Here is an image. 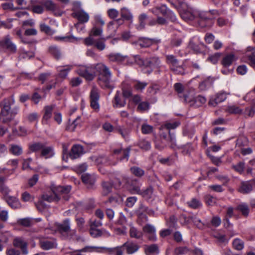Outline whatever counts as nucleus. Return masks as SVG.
<instances>
[{"label":"nucleus","instance_id":"63","mask_svg":"<svg viewBox=\"0 0 255 255\" xmlns=\"http://www.w3.org/2000/svg\"><path fill=\"white\" fill-rule=\"evenodd\" d=\"M32 10L33 12L36 13H42L44 11L43 5L41 4L39 5L33 3V5L32 6Z\"/></svg>","mask_w":255,"mask_h":255},{"label":"nucleus","instance_id":"4","mask_svg":"<svg viewBox=\"0 0 255 255\" xmlns=\"http://www.w3.org/2000/svg\"><path fill=\"white\" fill-rule=\"evenodd\" d=\"M71 188L70 186H53L52 188V191L53 194H56L57 196L60 197V199L62 198L64 200L67 201L69 198V193Z\"/></svg>","mask_w":255,"mask_h":255},{"label":"nucleus","instance_id":"54","mask_svg":"<svg viewBox=\"0 0 255 255\" xmlns=\"http://www.w3.org/2000/svg\"><path fill=\"white\" fill-rule=\"evenodd\" d=\"M182 18L186 20H192L195 18V15L190 11H185L181 13Z\"/></svg>","mask_w":255,"mask_h":255},{"label":"nucleus","instance_id":"35","mask_svg":"<svg viewBox=\"0 0 255 255\" xmlns=\"http://www.w3.org/2000/svg\"><path fill=\"white\" fill-rule=\"evenodd\" d=\"M166 62L169 65V68L175 67L179 64V60L175 56L172 54L166 55L165 56Z\"/></svg>","mask_w":255,"mask_h":255},{"label":"nucleus","instance_id":"34","mask_svg":"<svg viewBox=\"0 0 255 255\" xmlns=\"http://www.w3.org/2000/svg\"><path fill=\"white\" fill-rule=\"evenodd\" d=\"M40 245L41 248L45 250H49L56 248V243L53 240H42L40 242Z\"/></svg>","mask_w":255,"mask_h":255},{"label":"nucleus","instance_id":"22","mask_svg":"<svg viewBox=\"0 0 255 255\" xmlns=\"http://www.w3.org/2000/svg\"><path fill=\"white\" fill-rule=\"evenodd\" d=\"M94 68L99 74V76H104L112 74L109 68L103 63H97L95 65Z\"/></svg>","mask_w":255,"mask_h":255},{"label":"nucleus","instance_id":"7","mask_svg":"<svg viewBox=\"0 0 255 255\" xmlns=\"http://www.w3.org/2000/svg\"><path fill=\"white\" fill-rule=\"evenodd\" d=\"M90 106L95 111L98 112L100 109L99 100L100 99L99 90L95 86H93L90 92Z\"/></svg>","mask_w":255,"mask_h":255},{"label":"nucleus","instance_id":"20","mask_svg":"<svg viewBox=\"0 0 255 255\" xmlns=\"http://www.w3.org/2000/svg\"><path fill=\"white\" fill-rule=\"evenodd\" d=\"M112 74L107 75L99 76L98 80L100 86L103 88H111Z\"/></svg>","mask_w":255,"mask_h":255},{"label":"nucleus","instance_id":"27","mask_svg":"<svg viewBox=\"0 0 255 255\" xmlns=\"http://www.w3.org/2000/svg\"><path fill=\"white\" fill-rule=\"evenodd\" d=\"M168 9H169L165 4H161L159 6H155L150 9L149 10L155 15L161 14L164 16Z\"/></svg>","mask_w":255,"mask_h":255},{"label":"nucleus","instance_id":"36","mask_svg":"<svg viewBox=\"0 0 255 255\" xmlns=\"http://www.w3.org/2000/svg\"><path fill=\"white\" fill-rule=\"evenodd\" d=\"M213 82V79L209 77L200 83L199 88L201 90L205 91L212 85Z\"/></svg>","mask_w":255,"mask_h":255},{"label":"nucleus","instance_id":"47","mask_svg":"<svg viewBox=\"0 0 255 255\" xmlns=\"http://www.w3.org/2000/svg\"><path fill=\"white\" fill-rule=\"evenodd\" d=\"M40 29L41 31L49 35H53L55 33V31L54 30H52L50 26L45 23H41L40 24Z\"/></svg>","mask_w":255,"mask_h":255},{"label":"nucleus","instance_id":"2","mask_svg":"<svg viewBox=\"0 0 255 255\" xmlns=\"http://www.w3.org/2000/svg\"><path fill=\"white\" fill-rule=\"evenodd\" d=\"M70 220L66 219L61 223L56 225L58 231L66 239L76 240L77 241H83V239L76 234V230H72L70 227Z\"/></svg>","mask_w":255,"mask_h":255},{"label":"nucleus","instance_id":"32","mask_svg":"<svg viewBox=\"0 0 255 255\" xmlns=\"http://www.w3.org/2000/svg\"><path fill=\"white\" fill-rule=\"evenodd\" d=\"M54 154L53 148L52 146H47L43 144L41 151V156L45 158H50Z\"/></svg>","mask_w":255,"mask_h":255},{"label":"nucleus","instance_id":"11","mask_svg":"<svg viewBox=\"0 0 255 255\" xmlns=\"http://www.w3.org/2000/svg\"><path fill=\"white\" fill-rule=\"evenodd\" d=\"M254 187H255V179L251 181H242L238 191L244 194H248L253 190Z\"/></svg>","mask_w":255,"mask_h":255},{"label":"nucleus","instance_id":"64","mask_svg":"<svg viewBox=\"0 0 255 255\" xmlns=\"http://www.w3.org/2000/svg\"><path fill=\"white\" fill-rule=\"evenodd\" d=\"M189 251L188 249L186 247H180L175 249L174 253L176 255H182L186 254Z\"/></svg>","mask_w":255,"mask_h":255},{"label":"nucleus","instance_id":"13","mask_svg":"<svg viewBox=\"0 0 255 255\" xmlns=\"http://www.w3.org/2000/svg\"><path fill=\"white\" fill-rule=\"evenodd\" d=\"M82 182L89 189H93L96 182V177L93 174L84 173L81 177Z\"/></svg>","mask_w":255,"mask_h":255},{"label":"nucleus","instance_id":"18","mask_svg":"<svg viewBox=\"0 0 255 255\" xmlns=\"http://www.w3.org/2000/svg\"><path fill=\"white\" fill-rule=\"evenodd\" d=\"M142 230L147 235L149 240L155 241L156 240V230L153 226L146 224L142 228Z\"/></svg>","mask_w":255,"mask_h":255},{"label":"nucleus","instance_id":"58","mask_svg":"<svg viewBox=\"0 0 255 255\" xmlns=\"http://www.w3.org/2000/svg\"><path fill=\"white\" fill-rule=\"evenodd\" d=\"M95 162L97 165H107L109 163V160L107 157L106 156H100L98 157Z\"/></svg>","mask_w":255,"mask_h":255},{"label":"nucleus","instance_id":"12","mask_svg":"<svg viewBox=\"0 0 255 255\" xmlns=\"http://www.w3.org/2000/svg\"><path fill=\"white\" fill-rule=\"evenodd\" d=\"M180 123L177 122H174L172 123L166 122L160 126V129H163L164 128H166L169 130L171 129H174L178 127ZM168 133L169 138L170 139L167 141L173 143L175 141V135L173 134H171L170 131H169Z\"/></svg>","mask_w":255,"mask_h":255},{"label":"nucleus","instance_id":"50","mask_svg":"<svg viewBox=\"0 0 255 255\" xmlns=\"http://www.w3.org/2000/svg\"><path fill=\"white\" fill-rule=\"evenodd\" d=\"M54 195H48V194H44L42 195V199L44 201H46L49 202L55 201L58 202L60 200V197L57 196L56 194H53Z\"/></svg>","mask_w":255,"mask_h":255},{"label":"nucleus","instance_id":"44","mask_svg":"<svg viewBox=\"0 0 255 255\" xmlns=\"http://www.w3.org/2000/svg\"><path fill=\"white\" fill-rule=\"evenodd\" d=\"M169 148L172 149L175 151L181 152L184 154H187L188 153V151L185 150L186 147L184 144H170Z\"/></svg>","mask_w":255,"mask_h":255},{"label":"nucleus","instance_id":"45","mask_svg":"<svg viewBox=\"0 0 255 255\" xmlns=\"http://www.w3.org/2000/svg\"><path fill=\"white\" fill-rule=\"evenodd\" d=\"M170 69L176 74L184 75L185 73L183 64L180 65L178 64L175 67L170 68Z\"/></svg>","mask_w":255,"mask_h":255},{"label":"nucleus","instance_id":"59","mask_svg":"<svg viewBox=\"0 0 255 255\" xmlns=\"http://www.w3.org/2000/svg\"><path fill=\"white\" fill-rule=\"evenodd\" d=\"M234 248L237 250H242L244 248V242L239 239H236L233 242Z\"/></svg>","mask_w":255,"mask_h":255},{"label":"nucleus","instance_id":"62","mask_svg":"<svg viewBox=\"0 0 255 255\" xmlns=\"http://www.w3.org/2000/svg\"><path fill=\"white\" fill-rule=\"evenodd\" d=\"M227 111L230 114H240L242 112V110L239 107L233 105L230 106L227 109Z\"/></svg>","mask_w":255,"mask_h":255},{"label":"nucleus","instance_id":"14","mask_svg":"<svg viewBox=\"0 0 255 255\" xmlns=\"http://www.w3.org/2000/svg\"><path fill=\"white\" fill-rule=\"evenodd\" d=\"M227 93L225 92H221L217 93L214 97H212L209 102V105L211 106L216 107L218 104L224 101L227 99Z\"/></svg>","mask_w":255,"mask_h":255},{"label":"nucleus","instance_id":"10","mask_svg":"<svg viewBox=\"0 0 255 255\" xmlns=\"http://www.w3.org/2000/svg\"><path fill=\"white\" fill-rule=\"evenodd\" d=\"M160 42V40L154 38H149L148 37H139L133 43L140 48H148L152 45L157 43Z\"/></svg>","mask_w":255,"mask_h":255},{"label":"nucleus","instance_id":"5","mask_svg":"<svg viewBox=\"0 0 255 255\" xmlns=\"http://www.w3.org/2000/svg\"><path fill=\"white\" fill-rule=\"evenodd\" d=\"M126 182V185L128 191L131 194H137L139 193L141 184L139 181L136 179H129L125 178L124 179Z\"/></svg>","mask_w":255,"mask_h":255},{"label":"nucleus","instance_id":"61","mask_svg":"<svg viewBox=\"0 0 255 255\" xmlns=\"http://www.w3.org/2000/svg\"><path fill=\"white\" fill-rule=\"evenodd\" d=\"M145 250L146 252H148L151 254L158 253V247L155 244L146 246L145 248Z\"/></svg>","mask_w":255,"mask_h":255},{"label":"nucleus","instance_id":"40","mask_svg":"<svg viewBox=\"0 0 255 255\" xmlns=\"http://www.w3.org/2000/svg\"><path fill=\"white\" fill-rule=\"evenodd\" d=\"M103 33V28L101 26H97V25H94L93 28L91 29L89 36H100L102 35Z\"/></svg>","mask_w":255,"mask_h":255},{"label":"nucleus","instance_id":"52","mask_svg":"<svg viewBox=\"0 0 255 255\" xmlns=\"http://www.w3.org/2000/svg\"><path fill=\"white\" fill-rule=\"evenodd\" d=\"M245 162H239L236 165H232V168L240 174H242L245 170Z\"/></svg>","mask_w":255,"mask_h":255},{"label":"nucleus","instance_id":"38","mask_svg":"<svg viewBox=\"0 0 255 255\" xmlns=\"http://www.w3.org/2000/svg\"><path fill=\"white\" fill-rule=\"evenodd\" d=\"M102 186L103 188L102 194L104 196H107L112 192L113 185L111 182L103 181L102 183Z\"/></svg>","mask_w":255,"mask_h":255},{"label":"nucleus","instance_id":"29","mask_svg":"<svg viewBox=\"0 0 255 255\" xmlns=\"http://www.w3.org/2000/svg\"><path fill=\"white\" fill-rule=\"evenodd\" d=\"M50 54L55 59L59 60L62 57V53L60 49L56 46H51L48 48Z\"/></svg>","mask_w":255,"mask_h":255},{"label":"nucleus","instance_id":"25","mask_svg":"<svg viewBox=\"0 0 255 255\" xmlns=\"http://www.w3.org/2000/svg\"><path fill=\"white\" fill-rule=\"evenodd\" d=\"M120 15L121 18L125 20L132 22L133 20V15L130 10L126 7H123L121 8Z\"/></svg>","mask_w":255,"mask_h":255},{"label":"nucleus","instance_id":"49","mask_svg":"<svg viewBox=\"0 0 255 255\" xmlns=\"http://www.w3.org/2000/svg\"><path fill=\"white\" fill-rule=\"evenodd\" d=\"M237 210L241 212L242 215L245 217H247L249 213V208L247 205L242 204L238 205Z\"/></svg>","mask_w":255,"mask_h":255},{"label":"nucleus","instance_id":"17","mask_svg":"<svg viewBox=\"0 0 255 255\" xmlns=\"http://www.w3.org/2000/svg\"><path fill=\"white\" fill-rule=\"evenodd\" d=\"M124 249L126 250L128 254L131 255L136 253L139 249V246L136 243L128 241L123 245Z\"/></svg>","mask_w":255,"mask_h":255},{"label":"nucleus","instance_id":"42","mask_svg":"<svg viewBox=\"0 0 255 255\" xmlns=\"http://www.w3.org/2000/svg\"><path fill=\"white\" fill-rule=\"evenodd\" d=\"M187 204L191 208L196 209L200 208L202 206L201 201L196 198H193L190 201L187 202Z\"/></svg>","mask_w":255,"mask_h":255},{"label":"nucleus","instance_id":"39","mask_svg":"<svg viewBox=\"0 0 255 255\" xmlns=\"http://www.w3.org/2000/svg\"><path fill=\"white\" fill-rule=\"evenodd\" d=\"M129 233L130 237L132 238L140 239L143 236V233L133 227L130 228Z\"/></svg>","mask_w":255,"mask_h":255},{"label":"nucleus","instance_id":"1","mask_svg":"<svg viewBox=\"0 0 255 255\" xmlns=\"http://www.w3.org/2000/svg\"><path fill=\"white\" fill-rule=\"evenodd\" d=\"M14 103V100L12 96L4 99L1 102H0V107H1L0 116L3 123L10 122L17 114L19 111L18 107H14L12 109L10 108Z\"/></svg>","mask_w":255,"mask_h":255},{"label":"nucleus","instance_id":"19","mask_svg":"<svg viewBox=\"0 0 255 255\" xmlns=\"http://www.w3.org/2000/svg\"><path fill=\"white\" fill-rule=\"evenodd\" d=\"M108 57L111 62L124 63L126 61L127 64L129 63V58L127 56H123L119 53H111Z\"/></svg>","mask_w":255,"mask_h":255},{"label":"nucleus","instance_id":"9","mask_svg":"<svg viewBox=\"0 0 255 255\" xmlns=\"http://www.w3.org/2000/svg\"><path fill=\"white\" fill-rule=\"evenodd\" d=\"M77 73L89 81L93 80L95 77V72L91 67L81 66L77 69Z\"/></svg>","mask_w":255,"mask_h":255},{"label":"nucleus","instance_id":"60","mask_svg":"<svg viewBox=\"0 0 255 255\" xmlns=\"http://www.w3.org/2000/svg\"><path fill=\"white\" fill-rule=\"evenodd\" d=\"M129 151H130L129 148H127L125 149L120 148V149L115 150L114 153H117V154L122 153L123 154V158H128V157L129 156Z\"/></svg>","mask_w":255,"mask_h":255},{"label":"nucleus","instance_id":"6","mask_svg":"<svg viewBox=\"0 0 255 255\" xmlns=\"http://www.w3.org/2000/svg\"><path fill=\"white\" fill-rule=\"evenodd\" d=\"M0 48L5 49L11 53H15L17 50L16 46L12 42L9 35L5 36L0 40Z\"/></svg>","mask_w":255,"mask_h":255},{"label":"nucleus","instance_id":"53","mask_svg":"<svg viewBox=\"0 0 255 255\" xmlns=\"http://www.w3.org/2000/svg\"><path fill=\"white\" fill-rule=\"evenodd\" d=\"M144 212H148V209L145 206H143V205H140V207H139L138 209L136 211V214L139 216V217H144L146 221H147L148 218L147 217L144 215H143V213Z\"/></svg>","mask_w":255,"mask_h":255},{"label":"nucleus","instance_id":"46","mask_svg":"<svg viewBox=\"0 0 255 255\" xmlns=\"http://www.w3.org/2000/svg\"><path fill=\"white\" fill-rule=\"evenodd\" d=\"M123 249V247L121 246L114 248H108L107 250L109 253H114L115 255H124Z\"/></svg>","mask_w":255,"mask_h":255},{"label":"nucleus","instance_id":"33","mask_svg":"<svg viewBox=\"0 0 255 255\" xmlns=\"http://www.w3.org/2000/svg\"><path fill=\"white\" fill-rule=\"evenodd\" d=\"M183 37L182 35L174 34L171 38L170 45L171 47L180 46L183 42Z\"/></svg>","mask_w":255,"mask_h":255},{"label":"nucleus","instance_id":"41","mask_svg":"<svg viewBox=\"0 0 255 255\" xmlns=\"http://www.w3.org/2000/svg\"><path fill=\"white\" fill-rule=\"evenodd\" d=\"M147 85L148 84L146 82L135 81L133 83V87L136 91L142 92Z\"/></svg>","mask_w":255,"mask_h":255},{"label":"nucleus","instance_id":"37","mask_svg":"<svg viewBox=\"0 0 255 255\" xmlns=\"http://www.w3.org/2000/svg\"><path fill=\"white\" fill-rule=\"evenodd\" d=\"M153 192V188L151 186L147 187L146 189L143 190H140L139 193L138 194L141 195L142 197L146 200H149L151 198Z\"/></svg>","mask_w":255,"mask_h":255},{"label":"nucleus","instance_id":"15","mask_svg":"<svg viewBox=\"0 0 255 255\" xmlns=\"http://www.w3.org/2000/svg\"><path fill=\"white\" fill-rule=\"evenodd\" d=\"M85 152L86 151L81 144H74L69 155L71 159H74L79 157Z\"/></svg>","mask_w":255,"mask_h":255},{"label":"nucleus","instance_id":"30","mask_svg":"<svg viewBox=\"0 0 255 255\" xmlns=\"http://www.w3.org/2000/svg\"><path fill=\"white\" fill-rule=\"evenodd\" d=\"M40 4L44 6L47 10L54 11L58 8V6L52 0H42L39 2Z\"/></svg>","mask_w":255,"mask_h":255},{"label":"nucleus","instance_id":"16","mask_svg":"<svg viewBox=\"0 0 255 255\" xmlns=\"http://www.w3.org/2000/svg\"><path fill=\"white\" fill-rule=\"evenodd\" d=\"M13 245L16 247L20 249L22 253L26 255L28 253L27 243L21 237H16L14 239Z\"/></svg>","mask_w":255,"mask_h":255},{"label":"nucleus","instance_id":"31","mask_svg":"<svg viewBox=\"0 0 255 255\" xmlns=\"http://www.w3.org/2000/svg\"><path fill=\"white\" fill-rule=\"evenodd\" d=\"M7 203L13 209H19L21 207V204L19 200L14 197L8 196L6 199Z\"/></svg>","mask_w":255,"mask_h":255},{"label":"nucleus","instance_id":"43","mask_svg":"<svg viewBox=\"0 0 255 255\" xmlns=\"http://www.w3.org/2000/svg\"><path fill=\"white\" fill-rule=\"evenodd\" d=\"M122 94L125 98H128L132 96L131 88L127 84H124L123 85Z\"/></svg>","mask_w":255,"mask_h":255},{"label":"nucleus","instance_id":"21","mask_svg":"<svg viewBox=\"0 0 255 255\" xmlns=\"http://www.w3.org/2000/svg\"><path fill=\"white\" fill-rule=\"evenodd\" d=\"M73 17L76 18L80 23H86L89 19L88 13L83 10H77L72 13Z\"/></svg>","mask_w":255,"mask_h":255},{"label":"nucleus","instance_id":"51","mask_svg":"<svg viewBox=\"0 0 255 255\" xmlns=\"http://www.w3.org/2000/svg\"><path fill=\"white\" fill-rule=\"evenodd\" d=\"M130 170L132 174L138 177H141L144 174V170L136 166L131 167Z\"/></svg>","mask_w":255,"mask_h":255},{"label":"nucleus","instance_id":"28","mask_svg":"<svg viewBox=\"0 0 255 255\" xmlns=\"http://www.w3.org/2000/svg\"><path fill=\"white\" fill-rule=\"evenodd\" d=\"M114 107H124L126 104V101L120 94V92H117L114 97Z\"/></svg>","mask_w":255,"mask_h":255},{"label":"nucleus","instance_id":"23","mask_svg":"<svg viewBox=\"0 0 255 255\" xmlns=\"http://www.w3.org/2000/svg\"><path fill=\"white\" fill-rule=\"evenodd\" d=\"M235 55L231 53L226 55L222 59L221 63L224 67H228L231 66L233 62L237 60Z\"/></svg>","mask_w":255,"mask_h":255},{"label":"nucleus","instance_id":"48","mask_svg":"<svg viewBox=\"0 0 255 255\" xmlns=\"http://www.w3.org/2000/svg\"><path fill=\"white\" fill-rule=\"evenodd\" d=\"M9 151L13 155H19L22 153V149L17 144H12L9 148Z\"/></svg>","mask_w":255,"mask_h":255},{"label":"nucleus","instance_id":"55","mask_svg":"<svg viewBox=\"0 0 255 255\" xmlns=\"http://www.w3.org/2000/svg\"><path fill=\"white\" fill-rule=\"evenodd\" d=\"M153 127L147 124H143L141 127V130L143 134L151 133L153 131Z\"/></svg>","mask_w":255,"mask_h":255},{"label":"nucleus","instance_id":"56","mask_svg":"<svg viewBox=\"0 0 255 255\" xmlns=\"http://www.w3.org/2000/svg\"><path fill=\"white\" fill-rule=\"evenodd\" d=\"M90 234L93 238H98L101 237L103 233L101 230L98 228H90Z\"/></svg>","mask_w":255,"mask_h":255},{"label":"nucleus","instance_id":"26","mask_svg":"<svg viewBox=\"0 0 255 255\" xmlns=\"http://www.w3.org/2000/svg\"><path fill=\"white\" fill-rule=\"evenodd\" d=\"M54 106L50 105L44 107L43 109L44 114L42 118V123L44 124H47L48 120H49L52 114Z\"/></svg>","mask_w":255,"mask_h":255},{"label":"nucleus","instance_id":"3","mask_svg":"<svg viewBox=\"0 0 255 255\" xmlns=\"http://www.w3.org/2000/svg\"><path fill=\"white\" fill-rule=\"evenodd\" d=\"M132 58L134 62L139 66L150 68L151 70L149 73L153 69H157L160 67V60L158 57H152L143 59L139 55H136L133 56Z\"/></svg>","mask_w":255,"mask_h":255},{"label":"nucleus","instance_id":"8","mask_svg":"<svg viewBox=\"0 0 255 255\" xmlns=\"http://www.w3.org/2000/svg\"><path fill=\"white\" fill-rule=\"evenodd\" d=\"M106 38L95 39L92 36H88L84 39V43L87 46L94 45L99 50L102 51L105 47Z\"/></svg>","mask_w":255,"mask_h":255},{"label":"nucleus","instance_id":"57","mask_svg":"<svg viewBox=\"0 0 255 255\" xmlns=\"http://www.w3.org/2000/svg\"><path fill=\"white\" fill-rule=\"evenodd\" d=\"M149 109V104L147 102H142L139 103L137 110L139 112L147 111Z\"/></svg>","mask_w":255,"mask_h":255},{"label":"nucleus","instance_id":"24","mask_svg":"<svg viewBox=\"0 0 255 255\" xmlns=\"http://www.w3.org/2000/svg\"><path fill=\"white\" fill-rule=\"evenodd\" d=\"M198 22L201 27H210L212 24V19L206 16L205 14H199Z\"/></svg>","mask_w":255,"mask_h":255}]
</instances>
